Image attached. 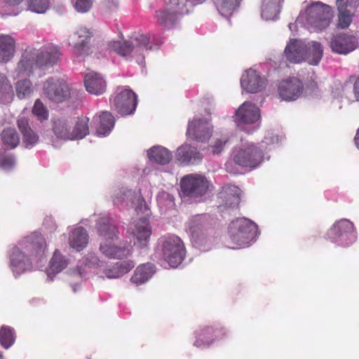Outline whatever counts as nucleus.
Here are the masks:
<instances>
[{"mask_svg":"<svg viewBox=\"0 0 359 359\" xmlns=\"http://www.w3.org/2000/svg\"><path fill=\"white\" fill-rule=\"evenodd\" d=\"M210 224V216L206 214L194 215L186 224V231L190 235L193 245L201 251L211 248L210 240L203 233Z\"/></svg>","mask_w":359,"mask_h":359,"instance_id":"obj_12","label":"nucleus"},{"mask_svg":"<svg viewBox=\"0 0 359 359\" xmlns=\"http://www.w3.org/2000/svg\"><path fill=\"white\" fill-rule=\"evenodd\" d=\"M331 8L320 1H313L301 12L296 23L301 25L310 32H319L327 28L331 21Z\"/></svg>","mask_w":359,"mask_h":359,"instance_id":"obj_8","label":"nucleus"},{"mask_svg":"<svg viewBox=\"0 0 359 359\" xmlns=\"http://www.w3.org/2000/svg\"><path fill=\"white\" fill-rule=\"evenodd\" d=\"M15 52V39L6 34L0 36V62H6L11 60Z\"/></svg>","mask_w":359,"mask_h":359,"instance_id":"obj_32","label":"nucleus"},{"mask_svg":"<svg viewBox=\"0 0 359 359\" xmlns=\"http://www.w3.org/2000/svg\"><path fill=\"white\" fill-rule=\"evenodd\" d=\"M235 122L237 126L247 133H252L260 127V112L254 104L245 102L236 111Z\"/></svg>","mask_w":359,"mask_h":359,"instance_id":"obj_14","label":"nucleus"},{"mask_svg":"<svg viewBox=\"0 0 359 359\" xmlns=\"http://www.w3.org/2000/svg\"><path fill=\"white\" fill-rule=\"evenodd\" d=\"M242 0H213L214 5L219 13L226 18H229L236 13Z\"/></svg>","mask_w":359,"mask_h":359,"instance_id":"obj_35","label":"nucleus"},{"mask_svg":"<svg viewBox=\"0 0 359 359\" xmlns=\"http://www.w3.org/2000/svg\"><path fill=\"white\" fill-rule=\"evenodd\" d=\"M134 266L135 263L131 260L107 265V262L100 259L96 253L88 252L83 258L81 264L78 266L76 273L81 278H86L88 272H93L101 278L116 279L128 273Z\"/></svg>","mask_w":359,"mask_h":359,"instance_id":"obj_4","label":"nucleus"},{"mask_svg":"<svg viewBox=\"0 0 359 359\" xmlns=\"http://www.w3.org/2000/svg\"><path fill=\"white\" fill-rule=\"evenodd\" d=\"M44 95L55 102H63L69 95L68 85L59 79L49 78L43 83Z\"/></svg>","mask_w":359,"mask_h":359,"instance_id":"obj_21","label":"nucleus"},{"mask_svg":"<svg viewBox=\"0 0 359 359\" xmlns=\"http://www.w3.org/2000/svg\"><path fill=\"white\" fill-rule=\"evenodd\" d=\"M210 183L199 175L190 174L183 177L180 181L181 194L184 200L191 202L204 201L209 190Z\"/></svg>","mask_w":359,"mask_h":359,"instance_id":"obj_11","label":"nucleus"},{"mask_svg":"<svg viewBox=\"0 0 359 359\" xmlns=\"http://www.w3.org/2000/svg\"><path fill=\"white\" fill-rule=\"evenodd\" d=\"M111 107L121 116L134 114L137 104V95L126 86H118L110 98Z\"/></svg>","mask_w":359,"mask_h":359,"instance_id":"obj_16","label":"nucleus"},{"mask_svg":"<svg viewBox=\"0 0 359 359\" xmlns=\"http://www.w3.org/2000/svg\"><path fill=\"white\" fill-rule=\"evenodd\" d=\"M111 198L116 206L131 207L137 213H140V211H144L147 215L149 214V207L142 198L140 189L132 190L125 187L116 188L113 191Z\"/></svg>","mask_w":359,"mask_h":359,"instance_id":"obj_13","label":"nucleus"},{"mask_svg":"<svg viewBox=\"0 0 359 359\" xmlns=\"http://www.w3.org/2000/svg\"><path fill=\"white\" fill-rule=\"evenodd\" d=\"M329 44L332 52L340 55H347L359 47L358 36L347 33L333 35Z\"/></svg>","mask_w":359,"mask_h":359,"instance_id":"obj_19","label":"nucleus"},{"mask_svg":"<svg viewBox=\"0 0 359 359\" xmlns=\"http://www.w3.org/2000/svg\"><path fill=\"white\" fill-rule=\"evenodd\" d=\"M212 126L206 119L194 118L189 121L187 130V136L201 142H205L212 136Z\"/></svg>","mask_w":359,"mask_h":359,"instance_id":"obj_22","label":"nucleus"},{"mask_svg":"<svg viewBox=\"0 0 359 359\" xmlns=\"http://www.w3.org/2000/svg\"><path fill=\"white\" fill-rule=\"evenodd\" d=\"M16 92L17 96L20 99H23L27 97H29L32 92L31 82L27 79L19 81L16 83Z\"/></svg>","mask_w":359,"mask_h":359,"instance_id":"obj_44","label":"nucleus"},{"mask_svg":"<svg viewBox=\"0 0 359 359\" xmlns=\"http://www.w3.org/2000/svg\"><path fill=\"white\" fill-rule=\"evenodd\" d=\"M144 215V217L135 219L128 226L127 233L130 236L131 241L134 245L143 248L147 246L150 236L151 235V227L150 226L148 217L144 211H140Z\"/></svg>","mask_w":359,"mask_h":359,"instance_id":"obj_18","label":"nucleus"},{"mask_svg":"<svg viewBox=\"0 0 359 359\" xmlns=\"http://www.w3.org/2000/svg\"><path fill=\"white\" fill-rule=\"evenodd\" d=\"M289 29L293 32L294 29H295V27H296V25L295 24H293V23H290L289 25Z\"/></svg>","mask_w":359,"mask_h":359,"instance_id":"obj_54","label":"nucleus"},{"mask_svg":"<svg viewBox=\"0 0 359 359\" xmlns=\"http://www.w3.org/2000/svg\"><path fill=\"white\" fill-rule=\"evenodd\" d=\"M19 130L22 135V143L25 148L30 149L39 142V136L29 126L28 121L25 118L18 120Z\"/></svg>","mask_w":359,"mask_h":359,"instance_id":"obj_31","label":"nucleus"},{"mask_svg":"<svg viewBox=\"0 0 359 359\" xmlns=\"http://www.w3.org/2000/svg\"><path fill=\"white\" fill-rule=\"evenodd\" d=\"M46 244L42 236L32 233L13 247L9 255V266L15 278L33 269V264L41 262L46 255Z\"/></svg>","mask_w":359,"mask_h":359,"instance_id":"obj_1","label":"nucleus"},{"mask_svg":"<svg viewBox=\"0 0 359 359\" xmlns=\"http://www.w3.org/2000/svg\"><path fill=\"white\" fill-rule=\"evenodd\" d=\"M241 189L235 186L226 184L222 187L219 196L226 208H236L240 203Z\"/></svg>","mask_w":359,"mask_h":359,"instance_id":"obj_29","label":"nucleus"},{"mask_svg":"<svg viewBox=\"0 0 359 359\" xmlns=\"http://www.w3.org/2000/svg\"><path fill=\"white\" fill-rule=\"evenodd\" d=\"M83 81L86 90L90 94L100 95L106 91L107 82L99 73H87L84 76Z\"/></svg>","mask_w":359,"mask_h":359,"instance_id":"obj_26","label":"nucleus"},{"mask_svg":"<svg viewBox=\"0 0 359 359\" xmlns=\"http://www.w3.org/2000/svg\"><path fill=\"white\" fill-rule=\"evenodd\" d=\"M228 142L229 139L226 137L216 139L213 144L210 146L212 153L214 154H220L223 151L225 145Z\"/></svg>","mask_w":359,"mask_h":359,"instance_id":"obj_49","label":"nucleus"},{"mask_svg":"<svg viewBox=\"0 0 359 359\" xmlns=\"http://www.w3.org/2000/svg\"><path fill=\"white\" fill-rule=\"evenodd\" d=\"M161 250L163 259L175 268L185 257L186 250L181 238L175 235L164 237L161 241Z\"/></svg>","mask_w":359,"mask_h":359,"instance_id":"obj_17","label":"nucleus"},{"mask_svg":"<svg viewBox=\"0 0 359 359\" xmlns=\"http://www.w3.org/2000/svg\"><path fill=\"white\" fill-rule=\"evenodd\" d=\"M353 93L356 100L359 102V76L354 83Z\"/></svg>","mask_w":359,"mask_h":359,"instance_id":"obj_52","label":"nucleus"},{"mask_svg":"<svg viewBox=\"0 0 359 359\" xmlns=\"http://www.w3.org/2000/svg\"><path fill=\"white\" fill-rule=\"evenodd\" d=\"M323 53L322 45L317 41H306L302 39H290L287 43L284 55L287 60L293 63L306 62L317 65Z\"/></svg>","mask_w":359,"mask_h":359,"instance_id":"obj_7","label":"nucleus"},{"mask_svg":"<svg viewBox=\"0 0 359 359\" xmlns=\"http://www.w3.org/2000/svg\"><path fill=\"white\" fill-rule=\"evenodd\" d=\"M162 43V39H158L154 34L151 36L150 34H136L128 41H109L108 48L127 59L140 57L137 58V62H140L144 58V51L157 49Z\"/></svg>","mask_w":359,"mask_h":359,"instance_id":"obj_6","label":"nucleus"},{"mask_svg":"<svg viewBox=\"0 0 359 359\" xmlns=\"http://www.w3.org/2000/svg\"><path fill=\"white\" fill-rule=\"evenodd\" d=\"M71 127L66 119L59 118L53 122V130L58 139L71 140Z\"/></svg>","mask_w":359,"mask_h":359,"instance_id":"obj_40","label":"nucleus"},{"mask_svg":"<svg viewBox=\"0 0 359 359\" xmlns=\"http://www.w3.org/2000/svg\"><path fill=\"white\" fill-rule=\"evenodd\" d=\"M204 0H165V8L156 12L157 22L165 28L172 27L180 16L188 13L195 5Z\"/></svg>","mask_w":359,"mask_h":359,"instance_id":"obj_10","label":"nucleus"},{"mask_svg":"<svg viewBox=\"0 0 359 359\" xmlns=\"http://www.w3.org/2000/svg\"><path fill=\"white\" fill-rule=\"evenodd\" d=\"M95 124L96 135L98 137H105L109 135L114 127L115 119L109 111H102L93 118Z\"/></svg>","mask_w":359,"mask_h":359,"instance_id":"obj_27","label":"nucleus"},{"mask_svg":"<svg viewBox=\"0 0 359 359\" xmlns=\"http://www.w3.org/2000/svg\"><path fill=\"white\" fill-rule=\"evenodd\" d=\"M156 202L161 212H166L175 208V198L169 192L161 191L156 195Z\"/></svg>","mask_w":359,"mask_h":359,"instance_id":"obj_41","label":"nucleus"},{"mask_svg":"<svg viewBox=\"0 0 359 359\" xmlns=\"http://www.w3.org/2000/svg\"><path fill=\"white\" fill-rule=\"evenodd\" d=\"M327 239L336 245L347 247L355 242L357 233L352 222L342 219L336 222L327 233Z\"/></svg>","mask_w":359,"mask_h":359,"instance_id":"obj_15","label":"nucleus"},{"mask_svg":"<svg viewBox=\"0 0 359 359\" xmlns=\"http://www.w3.org/2000/svg\"><path fill=\"white\" fill-rule=\"evenodd\" d=\"M15 165V158L12 154H6L0 151V168L10 171Z\"/></svg>","mask_w":359,"mask_h":359,"instance_id":"obj_46","label":"nucleus"},{"mask_svg":"<svg viewBox=\"0 0 359 359\" xmlns=\"http://www.w3.org/2000/svg\"><path fill=\"white\" fill-rule=\"evenodd\" d=\"M69 244L77 252L83 250L88 243V234L82 226L69 228Z\"/></svg>","mask_w":359,"mask_h":359,"instance_id":"obj_28","label":"nucleus"},{"mask_svg":"<svg viewBox=\"0 0 359 359\" xmlns=\"http://www.w3.org/2000/svg\"><path fill=\"white\" fill-rule=\"evenodd\" d=\"M43 226L50 231V232L54 231L57 229L55 222L51 217H47L43 221Z\"/></svg>","mask_w":359,"mask_h":359,"instance_id":"obj_50","label":"nucleus"},{"mask_svg":"<svg viewBox=\"0 0 359 359\" xmlns=\"http://www.w3.org/2000/svg\"><path fill=\"white\" fill-rule=\"evenodd\" d=\"M266 80L255 70L249 69L241 78V86L247 93H256L265 88Z\"/></svg>","mask_w":359,"mask_h":359,"instance_id":"obj_23","label":"nucleus"},{"mask_svg":"<svg viewBox=\"0 0 359 359\" xmlns=\"http://www.w3.org/2000/svg\"><path fill=\"white\" fill-rule=\"evenodd\" d=\"M32 112L41 121L48 118V111L40 100H36L32 109Z\"/></svg>","mask_w":359,"mask_h":359,"instance_id":"obj_47","label":"nucleus"},{"mask_svg":"<svg viewBox=\"0 0 359 359\" xmlns=\"http://www.w3.org/2000/svg\"><path fill=\"white\" fill-rule=\"evenodd\" d=\"M283 0H263L261 16L265 20L278 19L280 13V6Z\"/></svg>","mask_w":359,"mask_h":359,"instance_id":"obj_36","label":"nucleus"},{"mask_svg":"<svg viewBox=\"0 0 359 359\" xmlns=\"http://www.w3.org/2000/svg\"><path fill=\"white\" fill-rule=\"evenodd\" d=\"M75 10L81 13H87L93 6V0H72Z\"/></svg>","mask_w":359,"mask_h":359,"instance_id":"obj_48","label":"nucleus"},{"mask_svg":"<svg viewBox=\"0 0 359 359\" xmlns=\"http://www.w3.org/2000/svg\"><path fill=\"white\" fill-rule=\"evenodd\" d=\"M358 0H337V6L339 11V23L338 26L341 29H345L349 26L352 21V17L350 11L347 10L348 6H351Z\"/></svg>","mask_w":359,"mask_h":359,"instance_id":"obj_34","label":"nucleus"},{"mask_svg":"<svg viewBox=\"0 0 359 359\" xmlns=\"http://www.w3.org/2000/svg\"><path fill=\"white\" fill-rule=\"evenodd\" d=\"M279 137L277 135H269L266 136L259 144L250 143L244 145L233 151V159L225 164L226 170L232 174H238L239 171L234 168L233 163L241 168L250 170L257 168L264 160H269L266 151L270 150L266 145L278 144Z\"/></svg>","mask_w":359,"mask_h":359,"instance_id":"obj_2","label":"nucleus"},{"mask_svg":"<svg viewBox=\"0 0 359 359\" xmlns=\"http://www.w3.org/2000/svg\"><path fill=\"white\" fill-rule=\"evenodd\" d=\"M99 236L102 238L99 250L105 257L110 259H123L132 254V247L124 243L116 245L118 238V231L114 219L109 216H103L96 224Z\"/></svg>","mask_w":359,"mask_h":359,"instance_id":"obj_3","label":"nucleus"},{"mask_svg":"<svg viewBox=\"0 0 359 359\" xmlns=\"http://www.w3.org/2000/svg\"><path fill=\"white\" fill-rule=\"evenodd\" d=\"M62 55L57 46L48 44L40 49H27L15 70L18 77L29 76L34 67L48 68L57 63Z\"/></svg>","mask_w":359,"mask_h":359,"instance_id":"obj_5","label":"nucleus"},{"mask_svg":"<svg viewBox=\"0 0 359 359\" xmlns=\"http://www.w3.org/2000/svg\"><path fill=\"white\" fill-rule=\"evenodd\" d=\"M92 36L91 32L86 27L79 28L71 36L73 40L77 39L74 44V53L78 56H85L89 54V41Z\"/></svg>","mask_w":359,"mask_h":359,"instance_id":"obj_25","label":"nucleus"},{"mask_svg":"<svg viewBox=\"0 0 359 359\" xmlns=\"http://www.w3.org/2000/svg\"><path fill=\"white\" fill-rule=\"evenodd\" d=\"M50 4V0H28L29 9L41 14L46 12Z\"/></svg>","mask_w":359,"mask_h":359,"instance_id":"obj_45","label":"nucleus"},{"mask_svg":"<svg viewBox=\"0 0 359 359\" xmlns=\"http://www.w3.org/2000/svg\"><path fill=\"white\" fill-rule=\"evenodd\" d=\"M355 145L356 147L359 149V128H358V130L356 133V135H355Z\"/></svg>","mask_w":359,"mask_h":359,"instance_id":"obj_53","label":"nucleus"},{"mask_svg":"<svg viewBox=\"0 0 359 359\" xmlns=\"http://www.w3.org/2000/svg\"><path fill=\"white\" fill-rule=\"evenodd\" d=\"M23 0H0V14L2 16H15L21 12Z\"/></svg>","mask_w":359,"mask_h":359,"instance_id":"obj_38","label":"nucleus"},{"mask_svg":"<svg viewBox=\"0 0 359 359\" xmlns=\"http://www.w3.org/2000/svg\"><path fill=\"white\" fill-rule=\"evenodd\" d=\"M13 95V88L7 78L4 75H0V95L2 97V102H9Z\"/></svg>","mask_w":359,"mask_h":359,"instance_id":"obj_43","label":"nucleus"},{"mask_svg":"<svg viewBox=\"0 0 359 359\" xmlns=\"http://www.w3.org/2000/svg\"><path fill=\"white\" fill-rule=\"evenodd\" d=\"M154 266L152 264L140 265L130 278V281L136 285L147 283L154 274Z\"/></svg>","mask_w":359,"mask_h":359,"instance_id":"obj_33","label":"nucleus"},{"mask_svg":"<svg viewBox=\"0 0 359 359\" xmlns=\"http://www.w3.org/2000/svg\"><path fill=\"white\" fill-rule=\"evenodd\" d=\"M257 225L246 218L233 219L229 226V236L231 242L236 246L233 249L249 247L257 237Z\"/></svg>","mask_w":359,"mask_h":359,"instance_id":"obj_9","label":"nucleus"},{"mask_svg":"<svg viewBox=\"0 0 359 359\" xmlns=\"http://www.w3.org/2000/svg\"><path fill=\"white\" fill-rule=\"evenodd\" d=\"M304 91L302 81L297 77L283 80L278 86L279 97L284 101L293 102L298 100Z\"/></svg>","mask_w":359,"mask_h":359,"instance_id":"obj_20","label":"nucleus"},{"mask_svg":"<svg viewBox=\"0 0 359 359\" xmlns=\"http://www.w3.org/2000/svg\"><path fill=\"white\" fill-rule=\"evenodd\" d=\"M1 137L3 143L10 149H14L19 144L20 137L14 128L4 129Z\"/></svg>","mask_w":359,"mask_h":359,"instance_id":"obj_42","label":"nucleus"},{"mask_svg":"<svg viewBox=\"0 0 359 359\" xmlns=\"http://www.w3.org/2000/svg\"><path fill=\"white\" fill-rule=\"evenodd\" d=\"M88 118L82 116L79 118L71 131V140L83 139L88 134Z\"/></svg>","mask_w":359,"mask_h":359,"instance_id":"obj_39","label":"nucleus"},{"mask_svg":"<svg viewBox=\"0 0 359 359\" xmlns=\"http://www.w3.org/2000/svg\"><path fill=\"white\" fill-rule=\"evenodd\" d=\"M69 264V261L58 250H55L50 262L47 270V276L50 280H53V276L65 269Z\"/></svg>","mask_w":359,"mask_h":359,"instance_id":"obj_37","label":"nucleus"},{"mask_svg":"<svg viewBox=\"0 0 359 359\" xmlns=\"http://www.w3.org/2000/svg\"><path fill=\"white\" fill-rule=\"evenodd\" d=\"M118 0H106L104 6L109 11H115L118 7Z\"/></svg>","mask_w":359,"mask_h":359,"instance_id":"obj_51","label":"nucleus"},{"mask_svg":"<svg viewBox=\"0 0 359 359\" xmlns=\"http://www.w3.org/2000/svg\"><path fill=\"white\" fill-rule=\"evenodd\" d=\"M147 156L150 161L163 165L168 164L172 159L171 151L161 145H155L148 149Z\"/></svg>","mask_w":359,"mask_h":359,"instance_id":"obj_30","label":"nucleus"},{"mask_svg":"<svg viewBox=\"0 0 359 359\" xmlns=\"http://www.w3.org/2000/svg\"><path fill=\"white\" fill-rule=\"evenodd\" d=\"M175 158L180 163L188 165L199 163L203 158V155L196 147L184 143L177 149Z\"/></svg>","mask_w":359,"mask_h":359,"instance_id":"obj_24","label":"nucleus"}]
</instances>
